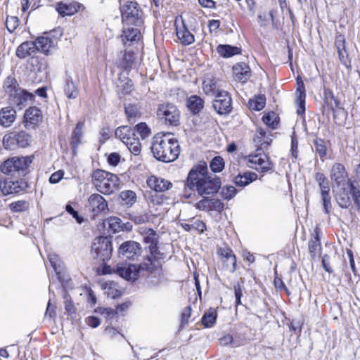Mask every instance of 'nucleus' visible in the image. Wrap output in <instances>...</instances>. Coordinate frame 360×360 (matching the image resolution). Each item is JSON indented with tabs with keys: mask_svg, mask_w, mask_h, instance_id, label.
<instances>
[{
	"mask_svg": "<svg viewBox=\"0 0 360 360\" xmlns=\"http://www.w3.org/2000/svg\"><path fill=\"white\" fill-rule=\"evenodd\" d=\"M64 299L65 311L70 316H72L76 312V308L74 304L72 303V301L70 295L68 293H65L64 295Z\"/></svg>",
	"mask_w": 360,
	"mask_h": 360,
	"instance_id": "50",
	"label": "nucleus"
},
{
	"mask_svg": "<svg viewBox=\"0 0 360 360\" xmlns=\"http://www.w3.org/2000/svg\"><path fill=\"white\" fill-rule=\"evenodd\" d=\"M296 103L297 104L298 108L297 110V113L298 115H302L305 112V89L303 82H301V84H298V87L296 90Z\"/></svg>",
	"mask_w": 360,
	"mask_h": 360,
	"instance_id": "29",
	"label": "nucleus"
},
{
	"mask_svg": "<svg viewBox=\"0 0 360 360\" xmlns=\"http://www.w3.org/2000/svg\"><path fill=\"white\" fill-rule=\"evenodd\" d=\"M79 7L76 3L67 4L60 2L57 4L56 11L62 16L72 15L78 11Z\"/></svg>",
	"mask_w": 360,
	"mask_h": 360,
	"instance_id": "30",
	"label": "nucleus"
},
{
	"mask_svg": "<svg viewBox=\"0 0 360 360\" xmlns=\"http://www.w3.org/2000/svg\"><path fill=\"white\" fill-rule=\"evenodd\" d=\"M324 102L327 105L328 108H330L333 111H334L333 104L332 103V99L335 96L333 93L330 90H325L324 91Z\"/></svg>",
	"mask_w": 360,
	"mask_h": 360,
	"instance_id": "57",
	"label": "nucleus"
},
{
	"mask_svg": "<svg viewBox=\"0 0 360 360\" xmlns=\"http://www.w3.org/2000/svg\"><path fill=\"white\" fill-rule=\"evenodd\" d=\"M128 149L130 150L131 153L135 155H138L141 151V145L139 141V139L135 141L133 143H129V141H127V146Z\"/></svg>",
	"mask_w": 360,
	"mask_h": 360,
	"instance_id": "52",
	"label": "nucleus"
},
{
	"mask_svg": "<svg viewBox=\"0 0 360 360\" xmlns=\"http://www.w3.org/2000/svg\"><path fill=\"white\" fill-rule=\"evenodd\" d=\"M277 117L274 112H269L262 117L263 122L272 129H275L278 125Z\"/></svg>",
	"mask_w": 360,
	"mask_h": 360,
	"instance_id": "44",
	"label": "nucleus"
},
{
	"mask_svg": "<svg viewBox=\"0 0 360 360\" xmlns=\"http://www.w3.org/2000/svg\"><path fill=\"white\" fill-rule=\"evenodd\" d=\"M120 160V155L117 153H112L108 158V162L110 165L116 166Z\"/></svg>",
	"mask_w": 360,
	"mask_h": 360,
	"instance_id": "64",
	"label": "nucleus"
},
{
	"mask_svg": "<svg viewBox=\"0 0 360 360\" xmlns=\"http://www.w3.org/2000/svg\"><path fill=\"white\" fill-rule=\"evenodd\" d=\"M19 20L16 16H7L6 26L9 32H13L18 26Z\"/></svg>",
	"mask_w": 360,
	"mask_h": 360,
	"instance_id": "49",
	"label": "nucleus"
},
{
	"mask_svg": "<svg viewBox=\"0 0 360 360\" xmlns=\"http://www.w3.org/2000/svg\"><path fill=\"white\" fill-rule=\"evenodd\" d=\"M64 175V172L62 170H58L54 173H53L50 178H49V182L51 184H56L58 183L63 178Z\"/></svg>",
	"mask_w": 360,
	"mask_h": 360,
	"instance_id": "59",
	"label": "nucleus"
},
{
	"mask_svg": "<svg viewBox=\"0 0 360 360\" xmlns=\"http://www.w3.org/2000/svg\"><path fill=\"white\" fill-rule=\"evenodd\" d=\"M42 113L37 107H30L24 115L25 126L27 128H34L42 121Z\"/></svg>",
	"mask_w": 360,
	"mask_h": 360,
	"instance_id": "15",
	"label": "nucleus"
},
{
	"mask_svg": "<svg viewBox=\"0 0 360 360\" xmlns=\"http://www.w3.org/2000/svg\"><path fill=\"white\" fill-rule=\"evenodd\" d=\"M257 178V174L255 172H247L243 174H239L234 178V183L236 186L240 187H245L255 181Z\"/></svg>",
	"mask_w": 360,
	"mask_h": 360,
	"instance_id": "27",
	"label": "nucleus"
},
{
	"mask_svg": "<svg viewBox=\"0 0 360 360\" xmlns=\"http://www.w3.org/2000/svg\"><path fill=\"white\" fill-rule=\"evenodd\" d=\"M34 42L36 44V50L46 55L50 54V49L54 47L53 40L48 37H39Z\"/></svg>",
	"mask_w": 360,
	"mask_h": 360,
	"instance_id": "25",
	"label": "nucleus"
},
{
	"mask_svg": "<svg viewBox=\"0 0 360 360\" xmlns=\"http://www.w3.org/2000/svg\"><path fill=\"white\" fill-rule=\"evenodd\" d=\"M134 129L128 126H121L115 129V135L123 143L128 136L134 135Z\"/></svg>",
	"mask_w": 360,
	"mask_h": 360,
	"instance_id": "37",
	"label": "nucleus"
},
{
	"mask_svg": "<svg viewBox=\"0 0 360 360\" xmlns=\"http://www.w3.org/2000/svg\"><path fill=\"white\" fill-rule=\"evenodd\" d=\"M302 322L299 320L292 319L289 325L290 330L293 331L296 335H300L302 330Z\"/></svg>",
	"mask_w": 360,
	"mask_h": 360,
	"instance_id": "56",
	"label": "nucleus"
},
{
	"mask_svg": "<svg viewBox=\"0 0 360 360\" xmlns=\"http://www.w3.org/2000/svg\"><path fill=\"white\" fill-rule=\"evenodd\" d=\"M31 136L25 131H12L4 136L2 143L5 149L14 150L17 147L26 148L31 143Z\"/></svg>",
	"mask_w": 360,
	"mask_h": 360,
	"instance_id": "11",
	"label": "nucleus"
},
{
	"mask_svg": "<svg viewBox=\"0 0 360 360\" xmlns=\"http://www.w3.org/2000/svg\"><path fill=\"white\" fill-rule=\"evenodd\" d=\"M108 226L113 232H119L122 230V221L117 217H111L108 219Z\"/></svg>",
	"mask_w": 360,
	"mask_h": 360,
	"instance_id": "47",
	"label": "nucleus"
},
{
	"mask_svg": "<svg viewBox=\"0 0 360 360\" xmlns=\"http://www.w3.org/2000/svg\"><path fill=\"white\" fill-rule=\"evenodd\" d=\"M64 92L65 96L70 99H75L78 96V87L75 84L71 77H68L66 79V83L64 87Z\"/></svg>",
	"mask_w": 360,
	"mask_h": 360,
	"instance_id": "32",
	"label": "nucleus"
},
{
	"mask_svg": "<svg viewBox=\"0 0 360 360\" xmlns=\"http://www.w3.org/2000/svg\"><path fill=\"white\" fill-rule=\"evenodd\" d=\"M235 79L240 82H245L251 76L250 68L245 63H238L233 66Z\"/></svg>",
	"mask_w": 360,
	"mask_h": 360,
	"instance_id": "18",
	"label": "nucleus"
},
{
	"mask_svg": "<svg viewBox=\"0 0 360 360\" xmlns=\"http://www.w3.org/2000/svg\"><path fill=\"white\" fill-rule=\"evenodd\" d=\"M181 226L186 231L195 230L199 233H203L206 230L205 224L199 219H191L189 223L181 224Z\"/></svg>",
	"mask_w": 360,
	"mask_h": 360,
	"instance_id": "31",
	"label": "nucleus"
},
{
	"mask_svg": "<svg viewBox=\"0 0 360 360\" xmlns=\"http://www.w3.org/2000/svg\"><path fill=\"white\" fill-rule=\"evenodd\" d=\"M217 319V313L214 310H210L206 312L202 318V323L205 327H212Z\"/></svg>",
	"mask_w": 360,
	"mask_h": 360,
	"instance_id": "41",
	"label": "nucleus"
},
{
	"mask_svg": "<svg viewBox=\"0 0 360 360\" xmlns=\"http://www.w3.org/2000/svg\"><path fill=\"white\" fill-rule=\"evenodd\" d=\"M217 52L221 57L228 58L240 54L241 49L229 44H219L217 47Z\"/></svg>",
	"mask_w": 360,
	"mask_h": 360,
	"instance_id": "24",
	"label": "nucleus"
},
{
	"mask_svg": "<svg viewBox=\"0 0 360 360\" xmlns=\"http://www.w3.org/2000/svg\"><path fill=\"white\" fill-rule=\"evenodd\" d=\"M181 26L179 27L177 25V19L175 20V26L176 35L181 44L184 45H190L195 41L194 35L191 34L185 26L184 22L181 20Z\"/></svg>",
	"mask_w": 360,
	"mask_h": 360,
	"instance_id": "21",
	"label": "nucleus"
},
{
	"mask_svg": "<svg viewBox=\"0 0 360 360\" xmlns=\"http://www.w3.org/2000/svg\"><path fill=\"white\" fill-rule=\"evenodd\" d=\"M88 204L94 215H98L108 210L107 201L102 195L98 193L90 195Z\"/></svg>",
	"mask_w": 360,
	"mask_h": 360,
	"instance_id": "16",
	"label": "nucleus"
},
{
	"mask_svg": "<svg viewBox=\"0 0 360 360\" xmlns=\"http://www.w3.org/2000/svg\"><path fill=\"white\" fill-rule=\"evenodd\" d=\"M330 176V179L339 186L345 181L347 172L342 164L336 162L331 167Z\"/></svg>",
	"mask_w": 360,
	"mask_h": 360,
	"instance_id": "19",
	"label": "nucleus"
},
{
	"mask_svg": "<svg viewBox=\"0 0 360 360\" xmlns=\"http://www.w3.org/2000/svg\"><path fill=\"white\" fill-rule=\"evenodd\" d=\"M112 247L110 238L98 237L94 239L91 245V254L95 259L105 262L112 256Z\"/></svg>",
	"mask_w": 360,
	"mask_h": 360,
	"instance_id": "10",
	"label": "nucleus"
},
{
	"mask_svg": "<svg viewBox=\"0 0 360 360\" xmlns=\"http://www.w3.org/2000/svg\"><path fill=\"white\" fill-rule=\"evenodd\" d=\"M120 11L123 22L135 26H141L143 23L142 11L136 2L127 1L121 6Z\"/></svg>",
	"mask_w": 360,
	"mask_h": 360,
	"instance_id": "9",
	"label": "nucleus"
},
{
	"mask_svg": "<svg viewBox=\"0 0 360 360\" xmlns=\"http://www.w3.org/2000/svg\"><path fill=\"white\" fill-rule=\"evenodd\" d=\"M210 211L221 212L224 210V204L219 199L209 198Z\"/></svg>",
	"mask_w": 360,
	"mask_h": 360,
	"instance_id": "51",
	"label": "nucleus"
},
{
	"mask_svg": "<svg viewBox=\"0 0 360 360\" xmlns=\"http://www.w3.org/2000/svg\"><path fill=\"white\" fill-rule=\"evenodd\" d=\"M30 207V203L27 200H18L9 205V209L13 212H20L27 211Z\"/></svg>",
	"mask_w": 360,
	"mask_h": 360,
	"instance_id": "40",
	"label": "nucleus"
},
{
	"mask_svg": "<svg viewBox=\"0 0 360 360\" xmlns=\"http://www.w3.org/2000/svg\"><path fill=\"white\" fill-rule=\"evenodd\" d=\"M237 193L236 188L233 186H226L221 189V194L226 200H231Z\"/></svg>",
	"mask_w": 360,
	"mask_h": 360,
	"instance_id": "48",
	"label": "nucleus"
},
{
	"mask_svg": "<svg viewBox=\"0 0 360 360\" xmlns=\"http://www.w3.org/2000/svg\"><path fill=\"white\" fill-rule=\"evenodd\" d=\"M141 252L140 243L134 240L123 242L118 248L119 257L129 259H136L141 255Z\"/></svg>",
	"mask_w": 360,
	"mask_h": 360,
	"instance_id": "14",
	"label": "nucleus"
},
{
	"mask_svg": "<svg viewBox=\"0 0 360 360\" xmlns=\"http://www.w3.org/2000/svg\"><path fill=\"white\" fill-rule=\"evenodd\" d=\"M153 264L150 257H147L143 263L136 264H121L116 267V273L127 281H135L139 276H144L153 269Z\"/></svg>",
	"mask_w": 360,
	"mask_h": 360,
	"instance_id": "6",
	"label": "nucleus"
},
{
	"mask_svg": "<svg viewBox=\"0 0 360 360\" xmlns=\"http://www.w3.org/2000/svg\"><path fill=\"white\" fill-rule=\"evenodd\" d=\"M140 31L137 28H127L123 30L122 37L123 41H134L139 39Z\"/></svg>",
	"mask_w": 360,
	"mask_h": 360,
	"instance_id": "38",
	"label": "nucleus"
},
{
	"mask_svg": "<svg viewBox=\"0 0 360 360\" xmlns=\"http://www.w3.org/2000/svg\"><path fill=\"white\" fill-rule=\"evenodd\" d=\"M147 184L156 192H164L172 186V184L169 181L154 176L147 179Z\"/></svg>",
	"mask_w": 360,
	"mask_h": 360,
	"instance_id": "20",
	"label": "nucleus"
},
{
	"mask_svg": "<svg viewBox=\"0 0 360 360\" xmlns=\"http://www.w3.org/2000/svg\"><path fill=\"white\" fill-rule=\"evenodd\" d=\"M291 153L292 157L295 158H297L298 155V141L295 135L292 136L291 138Z\"/></svg>",
	"mask_w": 360,
	"mask_h": 360,
	"instance_id": "60",
	"label": "nucleus"
},
{
	"mask_svg": "<svg viewBox=\"0 0 360 360\" xmlns=\"http://www.w3.org/2000/svg\"><path fill=\"white\" fill-rule=\"evenodd\" d=\"M212 105L218 114L228 115L232 110V98L226 91L223 90L215 96Z\"/></svg>",
	"mask_w": 360,
	"mask_h": 360,
	"instance_id": "13",
	"label": "nucleus"
},
{
	"mask_svg": "<svg viewBox=\"0 0 360 360\" xmlns=\"http://www.w3.org/2000/svg\"><path fill=\"white\" fill-rule=\"evenodd\" d=\"M65 210L69 214H70L79 224H81L82 222V218L79 216L78 212L76 210H75L74 208L70 204L66 205Z\"/></svg>",
	"mask_w": 360,
	"mask_h": 360,
	"instance_id": "61",
	"label": "nucleus"
},
{
	"mask_svg": "<svg viewBox=\"0 0 360 360\" xmlns=\"http://www.w3.org/2000/svg\"><path fill=\"white\" fill-rule=\"evenodd\" d=\"M91 182L98 192L110 195L119 189L120 181L117 175L98 169L91 175Z\"/></svg>",
	"mask_w": 360,
	"mask_h": 360,
	"instance_id": "5",
	"label": "nucleus"
},
{
	"mask_svg": "<svg viewBox=\"0 0 360 360\" xmlns=\"http://www.w3.org/2000/svg\"><path fill=\"white\" fill-rule=\"evenodd\" d=\"M223 257V262L226 265V268L231 272L236 270V258L233 254L232 250L227 249L224 250L221 253Z\"/></svg>",
	"mask_w": 360,
	"mask_h": 360,
	"instance_id": "33",
	"label": "nucleus"
},
{
	"mask_svg": "<svg viewBox=\"0 0 360 360\" xmlns=\"http://www.w3.org/2000/svg\"><path fill=\"white\" fill-rule=\"evenodd\" d=\"M16 119V111L11 106L0 110V124L4 127H10Z\"/></svg>",
	"mask_w": 360,
	"mask_h": 360,
	"instance_id": "22",
	"label": "nucleus"
},
{
	"mask_svg": "<svg viewBox=\"0 0 360 360\" xmlns=\"http://www.w3.org/2000/svg\"><path fill=\"white\" fill-rule=\"evenodd\" d=\"M135 133L139 134L142 139L150 136L151 134L150 129L145 122H141L136 125Z\"/></svg>",
	"mask_w": 360,
	"mask_h": 360,
	"instance_id": "42",
	"label": "nucleus"
},
{
	"mask_svg": "<svg viewBox=\"0 0 360 360\" xmlns=\"http://www.w3.org/2000/svg\"><path fill=\"white\" fill-rule=\"evenodd\" d=\"M34 157H12L6 160L0 166V170L5 174L18 173L25 175L33 161Z\"/></svg>",
	"mask_w": 360,
	"mask_h": 360,
	"instance_id": "7",
	"label": "nucleus"
},
{
	"mask_svg": "<svg viewBox=\"0 0 360 360\" xmlns=\"http://www.w3.org/2000/svg\"><path fill=\"white\" fill-rule=\"evenodd\" d=\"M220 178L215 174H209L205 162H200L190 170L186 186L191 191H196L202 196L214 195L221 187Z\"/></svg>",
	"mask_w": 360,
	"mask_h": 360,
	"instance_id": "1",
	"label": "nucleus"
},
{
	"mask_svg": "<svg viewBox=\"0 0 360 360\" xmlns=\"http://www.w3.org/2000/svg\"><path fill=\"white\" fill-rule=\"evenodd\" d=\"M233 290L236 298V306L238 307L240 305L241 303V297L243 296V291L241 285L239 283L233 285Z\"/></svg>",
	"mask_w": 360,
	"mask_h": 360,
	"instance_id": "55",
	"label": "nucleus"
},
{
	"mask_svg": "<svg viewBox=\"0 0 360 360\" xmlns=\"http://www.w3.org/2000/svg\"><path fill=\"white\" fill-rule=\"evenodd\" d=\"M266 104V99L264 96H259L257 98V100L254 102V105L251 104L252 108L255 110H262Z\"/></svg>",
	"mask_w": 360,
	"mask_h": 360,
	"instance_id": "58",
	"label": "nucleus"
},
{
	"mask_svg": "<svg viewBox=\"0 0 360 360\" xmlns=\"http://www.w3.org/2000/svg\"><path fill=\"white\" fill-rule=\"evenodd\" d=\"M203 91L207 95L215 96L217 93L221 91L217 88L216 83L213 79H207L203 82Z\"/></svg>",
	"mask_w": 360,
	"mask_h": 360,
	"instance_id": "39",
	"label": "nucleus"
},
{
	"mask_svg": "<svg viewBox=\"0 0 360 360\" xmlns=\"http://www.w3.org/2000/svg\"><path fill=\"white\" fill-rule=\"evenodd\" d=\"M266 131L261 127L258 128L254 137V142L257 146H260L262 141L266 137Z\"/></svg>",
	"mask_w": 360,
	"mask_h": 360,
	"instance_id": "54",
	"label": "nucleus"
},
{
	"mask_svg": "<svg viewBox=\"0 0 360 360\" xmlns=\"http://www.w3.org/2000/svg\"><path fill=\"white\" fill-rule=\"evenodd\" d=\"M220 344L226 345L231 344L233 347L239 346V344L236 343L231 335H226L220 339Z\"/></svg>",
	"mask_w": 360,
	"mask_h": 360,
	"instance_id": "62",
	"label": "nucleus"
},
{
	"mask_svg": "<svg viewBox=\"0 0 360 360\" xmlns=\"http://www.w3.org/2000/svg\"><path fill=\"white\" fill-rule=\"evenodd\" d=\"M186 106L192 114L199 113L204 108V101L197 95L191 96L186 101Z\"/></svg>",
	"mask_w": 360,
	"mask_h": 360,
	"instance_id": "26",
	"label": "nucleus"
},
{
	"mask_svg": "<svg viewBox=\"0 0 360 360\" xmlns=\"http://www.w3.org/2000/svg\"><path fill=\"white\" fill-rule=\"evenodd\" d=\"M151 150L158 160L170 162L179 157L180 147L176 139L169 138L166 134H157L153 138Z\"/></svg>",
	"mask_w": 360,
	"mask_h": 360,
	"instance_id": "2",
	"label": "nucleus"
},
{
	"mask_svg": "<svg viewBox=\"0 0 360 360\" xmlns=\"http://www.w3.org/2000/svg\"><path fill=\"white\" fill-rule=\"evenodd\" d=\"M272 142L271 135H267L262 141L260 146L256 150L246 157L249 167L263 173L273 170L274 164L269 160L267 154L264 153V150L268 149Z\"/></svg>",
	"mask_w": 360,
	"mask_h": 360,
	"instance_id": "3",
	"label": "nucleus"
},
{
	"mask_svg": "<svg viewBox=\"0 0 360 360\" xmlns=\"http://www.w3.org/2000/svg\"><path fill=\"white\" fill-rule=\"evenodd\" d=\"M309 251L312 259H315L321 250L319 232L318 229L315 230V235L309 241Z\"/></svg>",
	"mask_w": 360,
	"mask_h": 360,
	"instance_id": "28",
	"label": "nucleus"
},
{
	"mask_svg": "<svg viewBox=\"0 0 360 360\" xmlns=\"http://www.w3.org/2000/svg\"><path fill=\"white\" fill-rule=\"evenodd\" d=\"M5 91L8 94V101L19 110L24 108L28 101H32L34 96L20 87L15 78L8 77L4 84Z\"/></svg>",
	"mask_w": 360,
	"mask_h": 360,
	"instance_id": "4",
	"label": "nucleus"
},
{
	"mask_svg": "<svg viewBox=\"0 0 360 360\" xmlns=\"http://www.w3.org/2000/svg\"><path fill=\"white\" fill-rule=\"evenodd\" d=\"M124 111L129 122H134L136 118L141 117L139 107L136 104H125Z\"/></svg>",
	"mask_w": 360,
	"mask_h": 360,
	"instance_id": "34",
	"label": "nucleus"
},
{
	"mask_svg": "<svg viewBox=\"0 0 360 360\" xmlns=\"http://www.w3.org/2000/svg\"><path fill=\"white\" fill-rule=\"evenodd\" d=\"M157 117L167 125L178 126L180 123V111L171 103H163L158 105L156 112Z\"/></svg>",
	"mask_w": 360,
	"mask_h": 360,
	"instance_id": "8",
	"label": "nucleus"
},
{
	"mask_svg": "<svg viewBox=\"0 0 360 360\" xmlns=\"http://www.w3.org/2000/svg\"><path fill=\"white\" fill-rule=\"evenodd\" d=\"M191 307L188 306L183 309L181 316L180 328H183L186 324L188 323V319L191 317Z\"/></svg>",
	"mask_w": 360,
	"mask_h": 360,
	"instance_id": "53",
	"label": "nucleus"
},
{
	"mask_svg": "<svg viewBox=\"0 0 360 360\" xmlns=\"http://www.w3.org/2000/svg\"><path fill=\"white\" fill-rule=\"evenodd\" d=\"M28 188V184L23 179L13 181L11 179H5L0 181V191L3 195L18 194Z\"/></svg>",
	"mask_w": 360,
	"mask_h": 360,
	"instance_id": "12",
	"label": "nucleus"
},
{
	"mask_svg": "<svg viewBox=\"0 0 360 360\" xmlns=\"http://www.w3.org/2000/svg\"><path fill=\"white\" fill-rule=\"evenodd\" d=\"M135 56L133 53L125 52L122 57V67L124 70H130L134 62Z\"/></svg>",
	"mask_w": 360,
	"mask_h": 360,
	"instance_id": "46",
	"label": "nucleus"
},
{
	"mask_svg": "<svg viewBox=\"0 0 360 360\" xmlns=\"http://www.w3.org/2000/svg\"><path fill=\"white\" fill-rule=\"evenodd\" d=\"M210 167L213 172H220L224 168V161L221 156L214 157L210 163Z\"/></svg>",
	"mask_w": 360,
	"mask_h": 360,
	"instance_id": "43",
	"label": "nucleus"
},
{
	"mask_svg": "<svg viewBox=\"0 0 360 360\" xmlns=\"http://www.w3.org/2000/svg\"><path fill=\"white\" fill-rule=\"evenodd\" d=\"M120 198L124 205L130 207L136 202L137 198L135 192L130 190H127L121 192Z\"/></svg>",
	"mask_w": 360,
	"mask_h": 360,
	"instance_id": "36",
	"label": "nucleus"
},
{
	"mask_svg": "<svg viewBox=\"0 0 360 360\" xmlns=\"http://www.w3.org/2000/svg\"><path fill=\"white\" fill-rule=\"evenodd\" d=\"M82 136V124L77 123L75 129L72 133L71 136V145L72 148L75 150L80 143L81 139Z\"/></svg>",
	"mask_w": 360,
	"mask_h": 360,
	"instance_id": "35",
	"label": "nucleus"
},
{
	"mask_svg": "<svg viewBox=\"0 0 360 360\" xmlns=\"http://www.w3.org/2000/svg\"><path fill=\"white\" fill-rule=\"evenodd\" d=\"M314 147L316 152L319 154V155L321 158H323L326 155V142L323 139H316L314 141Z\"/></svg>",
	"mask_w": 360,
	"mask_h": 360,
	"instance_id": "45",
	"label": "nucleus"
},
{
	"mask_svg": "<svg viewBox=\"0 0 360 360\" xmlns=\"http://www.w3.org/2000/svg\"><path fill=\"white\" fill-rule=\"evenodd\" d=\"M143 238V242L146 244H148V248L150 253L152 256L156 258L157 255L160 253L158 248V235L154 230L149 229L144 231Z\"/></svg>",
	"mask_w": 360,
	"mask_h": 360,
	"instance_id": "17",
	"label": "nucleus"
},
{
	"mask_svg": "<svg viewBox=\"0 0 360 360\" xmlns=\"http://www.w3.org/2000/svg\"><path fill=\"white\" fill-rule=\"evenodd\" d=\"M133 84L131 79L127 78L124 83L122 85L121 91L123 94H128L132 90Z\"/></svg>",
	"mask_w": 360,
	"mask_h": 360,
	"instance_id": "63",
	"label": "nucleus"
},
{
	"mask_svg": "<svg viewBox=\"0 0 360 360\" xmlns=\"http://www.w3.org/2000/svg\"><path fill=\"white\" fill-rule=\"evenodd\" d=\"M36 52V44H34V42L27 41L18 46L16 56L19 58L24 59L26 57L35 54Z\"/></svg>",
	"mask_w": 360,
	"mask_h": 360,
	"instance_id": "23",
	"label": "nucleus"
}]
</instances>
